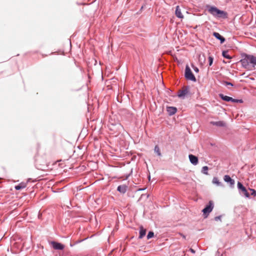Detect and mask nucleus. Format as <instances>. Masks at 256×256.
<instances>
[{
    "instance_id": "obj_1",
    "label": "nucleus",
    "mask_w": 256,
    "mask_h": 256,
    "mask_svg": "<svg viewBox=\"0 0 256 256\" xmlns=\"http://www.w3.org/2000/svg\"><path fill=\"white\" fill-rule=\"evenodd\" d=\"M240 62L244 68L248 70L255 69L256 66V57L252 55L246 54L240 60Z\"/></svg>"
},
{
    "instance_id": "obj_2",
    "label": "nucleus",
    "mask_w": 256,
    "mask_h": 256,
    "mask_svg": "<svg viewBox=\"0 0 256 256\" xmlns=\"http://www.w3.org/2000/svg\"><path fill=\"white\" fill-rule=\"evenodd\" d=\"M208 12L216 17L220 18L224 14V11L218 9L215 6H208Z\"/></svg>"
},
{
    "instance_id": "obj_3",
    "label": "nucleus",
    "mask_w": 256,
    "mask_h": 256,
    "mask_svg": "<svg viewBox=\"0 0 256 256\" xmlns=\"http://www.w3.org/2000/svg\"><path fill=\"white\" fill-rule=\"evenodd\" d=\"M184 76L186 80L192 82H196V78L191 71V70L188 65H186L185 68Z\"/></svg>"
},
{
    "instance_id": "obj_4",
    "label": "nucleus",
    "mask_w": 256,
    "mask_h": 256,
    "mask_svg": "<svg viewBox=\"0 0 256 256\" xmlns=\"http://www.w3.org/2000/svg\"><path fill=\"white\" fill-rule=\"evenodd\" d=\"M214 206V204L212 200L209 201L208 204L206 205L202 210L204 218H207L210 213L212 210Z\"/></svg>"
},
{
    "instance_id": "obj_5",
    "label": "nucleus",
    "mask_w": 256,
    "mask_h": 256,
    "mask_svg": "<svg viewBox=\"0 0 256 256\" xmlns=\"http://www.w3.org/2000/svg\"><path fill=\"white\" fill-rule=\"evenodd\" d=\"M238 188L239 190L241 192L242 194H243L246 198L250 197V194L248 192L246 188L242 185V184L241 182H238Z\"/></svg>"
},
{
    "instance_id": "obj_6",
    "label": "nucleus",
    "mask_w": 256,
    "mask_h": 256,
    "mask_svg": "<svg viewBox=\"0 0 256 256\" xmlns=\"http://www.w3.org/2000/svg\"><path fill=\"white\" fill-rule=\"evenodd\" d=\"M189 92V87L186 86L182 90L178 91V96L179 98H184Z\"/></svg>"
},
{
    "instance_id": "obj_7",
    "label": "nucleus",
    "mask_w": 256,
    "mask_h": 256,
    "mask_svg": "<svg viewBox=\"0 0 256 256\" xmlns=\"http://www.w3.org/2000/svg\"><path fill=\"white\" fill-rule=\"evenodd\" d=\"M51 245L55 250H62L64 248V246L63 244L56 242H52Z\"/></svg>"
},
{
    "instance_id": "obj_8",
    "label": "nucleus",
    "mask_w": 256,
    "mask_h": 256,
    "mask_svg": "<svg viewBox=\"0 0 256 256\" xmlns=\"http://www.w3.org/2000/svg\"><path fill=\"white\" fill-rule=\"evenodd\" d=\"M225 182H226L230 188H233L235 184L234 180L228 175H225Z\"/></svg>"
},
{
    "instance_id": "obj_9",
    "label": "nucleus",
    "mask_w": 256,
    "mask_h": 256,
    "mask_svg": "<svg viewBox=\"0 0 256 256\" xmlns=\"http://www.w3.org/2000/svg\"><path fill=\"white\" fill-rule=\"evenodd\" d=\"M188 158H189L190 162L193 165L196 166L198 164V158L197 156H196L192 154H190L188 156Z\"/></svg>"
},
{
    "instance_id": "obj_10",
    "label": "nucleus",
    "mask_w": 256,
    "mask_h": 256,
    "mask_svg": "<svg viewBox=\"0 0 256 256\" xmlns=\"http://www.w3.org/2000/svg\"><path fill=\"white\" fill-rule=\"evenodd\" d=\"M128 189V186L126 184L120 185L117 188V190L121 194H124L126 192Z\"/></svg>"
},
{
    "instance_id": "obj_11",
    "label": "nucleus",
    "mask_w": 256,
    "mask_h": 256,
    "mask_svg": "<svg viewBox=\"0 0 256 256\" xmlns=\"http://www.w3.org/2000/svg\"><path fill=\"white\" fill-rule=\"evenodd\" d=\"M225 101L232 102H234V103H236V102L242 103L243 102V100H242L234 99L231 97L226 96H225Z\"/></svg>"
},
{
    "instance_id": "obj_12",
    "label": "nucleus",
    "mask_w": 256,
    "mask_h": 256,
    "mask_svg": "<svg viewBox=\"0 0 256 256\" xmlns=\"http://www.w3.org/2000/svg\"><path fill=\"white\" fill-rule=\"evenodd\" d=\"M166 110L170 116L174 114L177 111L176 108L173 106H168Z\"/></svg>"
},
{
    "instance_id": "obj_13",
    "label": "nucleus",
    "mask_w": 256,
    "mask_h": 256,
    "mask_svg": "<svg viewBox=\"0 0 256 256\" xmlns=\"http://www.w3.org/2000/svg\"><path fill=\"white\" fill-rule=\"evenodd\" d=\"M176 16L180 18H183L184 16L181 12L180 8L178 6H176L175 11Z\"/></svg>"
},
{
    "instance_id": "obj_14",
    "label": "nucleus",
    "mask_w": 256,
    "mask_h": 256,
    "mask_svg": "<svg viewBox=\"0 0 256 256\" xmlns=\"http://www.w3.org/2000/svg\"><path fill=\"white\" fill-rule=\"evenodd\" d=\"M213 35L216 38L220 40L221 43H223L224 42V38L220 36L218 32H214Z\"/></svg>"
},
{
    "instance_id": "obj_15",
    "label": "nucleus",
    "mask_w": 256,
    "mask_h": 256,
    "mask_svg": "<svg viewBox=\"0 0 256 256\" xmlns=\"http://www.w3.org/2000/svg\"><path fill=\"white\" fill-rule=\"evenodd\" d=\"M146 230L142 226H140V230L139 238H142L146 235Z\"/></svg>"
},
{
    "instance_id": "obj_16",
    "label": "nucleus",
    "mask_w": 256,
    "mask_h": 256,
    "mask_svg": "<svg viewBox=\"0 0 256 256\" xmlns=\"http://www.w3.org/2000/svg\"><path fill=\"white\" fill-rule=\"evenodd\" d=\"M26 186V183L24 182H21L20 184H18L17 186H16L14 188L16 190H20L22 189H23L25 188Z\"/></svg>"
},
{
    "instance_id": "obj_17",
    "label": "nucleus",
    "mask_w": 256,
    "mask_h": 256,
    "mask_svg": "<svg viewBox=\"0 0 256 256\" xmlns=\"http://www.w3.org/2000/svg\"><path fill=\"white\" fill-rule=\"evenodd\" d=\"M213 125H215L216 126H224V123L222 121H218V122H210Z\"/></svg>"
},
{
    "instance_id": "obj_18",
    "label": "nucleus",
    "mask_w": 256,
    "mask_h": 256,
    "mask_svg": "<svg viewBox=\"0 0 256 256\" xmlns=\"http://www.w3.org/2000/svg\"><path fill=\"white\" fill-rule=\"evenodd\" d=\"M154 151L157 154L158 156H161V155H162L161 152H160V149L158 146H154Z\"/></svg>"
},
{
    "instance_id": "obj_19",
    "label": "nucleus",
    "mask_w": 256,
    "mask_h": 256,
    "mask_svg": "<svg viewBox=\"0 0 256 256\" xmlns=\"http://www.w3.org/2000/svg\"><path fill=\"white\" fill-rule=\"evenodd\" d=\"M208 168L207 166H204L202 168V172L204 174H208Z\"/></svg>"
},
{
    "instance_id": "obj_20",
    "label": "nucleus",
    "mask_w": 256,
    "mask_h": 256,
    "mask_svg": "<svg viewBox=\"0 0 256 256\" xmlns=\"http://www.w3.org/2000/svg\"><path fill=\"white\" fill-rule=\"evenodd\" d=\"M154 236V233L152 232H149L147 235V238L148 240Z\"/></svg>"
},
{
    "instance_id": "obj_21",
    "label": "nucleus",
    "mask_w": 256,
    "mask_h": 256,
    "mask_svg": "<svg viewBox=\"0 0 256 256\" xmlns=\"http://www.w3.org/2000/svg\"><path fill=\"white\" fill-rule=\"evenodd\" d=\"M212 182L214 184H216L218 186H219L220 184V182H219L218 178H214L212 180Z\"/></svg>"
},
{
    "instance_id": "obj_22",
    "label": "nucleus",
    "mask_w": 256,
    "mask_h": 256,
    "mask_svg": "<svg viewBox=\"0 0 256 256\" xmlns=\"http://www.w3.org/2000/svg\"><path fill=\"white\" fill-rule=\"evenodd\" d=\"M233 56H230L228 54V52L225 50V58L231 59Z\"/></svg>"
},
{
    "instance_id": "obj_23",
    "label": "nucleus",
    "mask_w": 256,
    "mask_h": 256,
    "mask_svg": "<svg viewBox=\"0 0 256 256\" xmlns=\"http://www.w3.org/2000/svg\"><path fill=\"white\" fill-rule=\"evenodd\" d=\"M250 190L252 192L251 195L255 196H256V191L252 188H250Z\"/></svg>"
},
{
    "instance_id": "obj_24",
    "label": "nucleus",
    "mask_w": 256,
    "mask_h": 256,
    "mask_svg": "<svg viewBox=\"0 0 256 256\" xmlns=\"http://www.w3.org/2000/svg\"><path fill=\"white\" fill-rule=\"evenodd\" d=\"M208 62H209V65L211 66L213 62V58L211 56H209L208 58Z\"/></svg>"
},
{
    "instance_id": "obj_25",
    "label": "nucleus",
    "mask_w": 256,
    "mask_h": 256,
    "mask_svg": "<svg viewBox=\"0 0 256 256\" xmlns=\"http://www.w3.org/2000/svg\"><path fill=\"white\" fill-rule=\"evenodd\" d=\"M192 68H193V69L194 70V71L196 72H198V71H199V70L198 68H197L196 66H192Z\"/></svg>"
},
{
    "instance_id": "obj_26",
    "label": "nucleus",
    "mask_w": 256,
    "mask_h": 256,
    "mask_svg": "<svg viewBox=\"0 0 256 256\" xmlns=\"http://www.w3.org/2000/svg\"><path fill=\"white\" fill-rule=\"evenodd\" d=\"M221 218H222V216H219L215 217L214 219L216 221H218V220H220Z\"/></svg>"
},
{
    "instance_id": "obj_27",
    "label": "nucleus",
    "mask_w": 256,
    "mask_h": 256,
    "mask_svg": "<svg viewBox=\"0 0 256 256\" xmlns=\"http://www.w3.org/2000/svg\"><path fill=\"white\" fill-rule=\"evenodd\" d=\"M224 84H225V85H226V86H228V85H230V86H233V84H232V83L229 82H224Z\"/></svg>"
},
{
    "instance_id": "obj_28",
    "label": "nucleus",
    "mask_w": 256,
    "mask_h": 256,
    "mask_svg": "<svg viewBox=\"0 0 256 256\" xmlns=\"http://www.w3.org/2000/svg\"><path fill=\"white\" fill-rule=\"evenodd\" d=\"M220 98L224 100V94H220Z\"/></svg>"
},
{
    "instance_id": "obj_29",
    "label": "nucleus",
    "mask_w": 256,
    "mask_h": 256,
    "mask_svg": "<svg viewBox=\"0 0 256 256\" xmlns=\"http://www.w3.org/2000/svg\"><path fill=\"white\" fill-rule=\"evenodd\" d=\"M190 251L191 252H192V254H195V252H196L195 250H194V249L192 248H190Z\"/></svg>"
},
{
    "instance_id": "obj_30",
    "label": "nucleus",
    "mask_w": 256,
    "mask_h": 256,
    "mask_svg": "<svg viewBox=\"0 0 256 256\" xmlns=\"http://www.w3.org/2000/svg\"><path fill=\"white\" fill-rule=\"evenodd\" d=\"M180 236H182L184 238V239L186 238V236H185L184 234H181V233H180Z\"/></svg>"
},
{
    "instance_id": "obj_31",
    "label": "nucleus",
    "mask_w": 256,
    "mask_h": 256,
    "mask_svg": "<svg viewBox=\"0 0 256 256\" xmlns=\"http://www.w3.org/2000/svg\"><path fill=\"white\" fill-rule=\"evenodd\" d=\"M222 56L223 57H224V50H222Z\"/></svg>"
}]
</instances>
